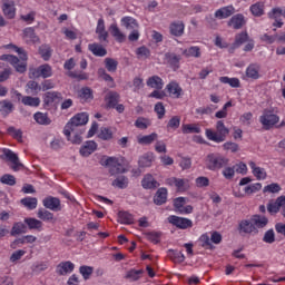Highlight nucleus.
I'll use <instances>...</instances> for the list:
<instances>
[{"mask_svg":"<svg viewBox=\"0 0 285 285\" xmlns=\"http://www.w3.org/2000/svg\"><path fill=\"white\" fill-rule=\"evenodd\" d=\"M86 124H88V114L80 112L73 116L63 129V135L68 141H71V144H81V135H83L81 126H86Z\"/></svg>","mask_w":285,"mask_h":285,"instance_id":"nucleus-1","label":"nucleus"},{"mask_svg":"<svg viewBox=\"0 0 285 285\" xmlns=\"http://www.w3.org/2000/svg\"><path fill=\"white\" fill-rule=\"evenodd\" d=\"M10 48H13L16 52H18L20 59L17 56L12 55H2L0 56L1 61H8L11 66H13L14 70L19 72L20 75H23L26 70H28V53L26 50L14 46V45H9Z\"/></svg>","mask_w":285,"mask_h":285,"instance_id":"nucleus-2","label":"nucleus"},{"mask_svg":"<svg viewBox=\"0 0 285 285\" xmlns=\"http://www.w3.org/2000/svg\"><path fill=\"white\" fill-rule=\"evenodd\" d=\"M230 160L219 153H210L205 157V166L207 170H222L226 168Z\"/></svg>","mask_w":285,"mask_h":285,"instance_id":"nucleus-3","label":"nucleus"},{"mask_svg":"<svg viewBox=\"0 0 285 285\" xmlns=\"http://www.w3.org/2000/svg\"><path fill=\"white\" fill-rule=\"evenodd\" d=\"M205 135L209 141H215V144H222L228 135H230V129L224 125V120H218L216 122V131L213 129H206Z\"/></svg>","mask_w":285,"mask_h":285,"instance_id":"nucleus-4","label":"nucleus"},{"mask_svg":"<svg viewBox=\"0 0 285 285\" xmlns=\"http://www.w3.org/2000/svg\"><path fill=\"white\" fill-rule=\"evenodd\" d=\"M167 186H175L178 193H186L190 188L188 178L170 177L166 179Z\"/></svg>","mask_w":285,"mask_h":285,"instance_id":"nucleus-5","label":"nucleus"},{"mask_svg":"<svg viewBox=\"0 0 285 285\" xmlns=\"http://www.w3.org/2000/svg\"><path fill=\"white\" fill-rule=\"evenodd\" d=\"M259 121L262 126H264V128L268 130L279 121V116L273 114L269 110H264L263 115L259 118Z\"/></svg>","mask_w":285,"mask_h":285,"instance_id":"nucleus-6","label":"nucleus"},{"mask_svg":"<svg viewBox=\"0 0 285 285\" xmlns=\"http://www.w3.org/2000/svg\"><path fill=\"white\" fill-rule=\"evenodd\" d=\"M102 166H108L110 175H121V173H126V168L124 165L119 164V160L116 157H108Z\"/></svg>","mask_w":285,"mask_h":285,"instance_id":"nucleus-7","label":"nucleus"},{"mask_svg":"<svg viewBox=\"0 0 285 285\" xmlns=\"http://www.w3.org/2000/svg\"><path fill=\"white\" fill-rule=\"evenodd\" d=\"M167 219L169 224L176 226V228H179L180 230H186V228H193V220L188 218L171 215Z\"/></svg>","mask_w":285,"mask_h":285,"instance_id":"nucleus-8","label":"nucleus"},{"mask_svg":"<svg viewBox=\"0 0 285 285\" xmlns=\"http://www.w3.org/2000/svg\"><path fill=\"white\" fill-rule=\"evenodd\" d=\"M282 208H285V196H279L275 200L271 199L267 204L269 215H277Z\"/></svg>","mask_w":285,"mask_h":285,"instance_id":"nucleus-9","label":"nucleus"},{"mask_svg":"<svg viewBox=\"0 0 285 285\" xmlns=\"http://www.w3.org/2000/svg\"><path fill=\"white\" fill-rule=\"evenodd\" d=\"M2 12L7 19H14V17H17V8L14 7V1L2 0Z\"/></svg>","mask_w":285,"mask_h":285,"instance_id":"nucleus-10","label":"nucleus"},{"mask_svg":"<svg viewBox=\"0 0 285 285\" xmlns=\"http://www.w3.org/2000/svg\"><path fill=\"white\" fill-rule=\"evenodd\" d=\"M42 204L45 208H48V210H53V213H59V210H61V200L57 197H46L42 200Z\"/></svg>","mask_w":285,"mask_h":285,"instance_id":"nucleus-11","label":"nucleus"},{"mask_svg":"<svg viewBox=\"0 0 285 285\" xmlns=\"http://www.w3.org/2000/svg\"><path fill=\"white\" fill-rule=\"evenodd\" d=\"M227 26L234 30H242L246 26V18L244 14L237 13L229 19Z\"/></svg>","mask_w":285,"mask_h":285,"instance_id":"nucleus-12","label":"nucleus"},{"mask_svg":"<svg viewBox=\"0 0 285 285\" xmlns=\"http://www.w3.org/2000/svg\"><path fill=\"white\" fill-rule=\"evenodd\" d=\"M96 35H98V40L100 43H108V31H106V23L104 22L102 18L98 20Z\"/></svg>","mask_w":285,"mask_h":285,"instance_id":"nucleus-13","label":"nucleus"},{"mask_svg":"<svg viewBox=\"0 0 285 285\" xmlns=\"http://www.w3.org/2000/svg\"><path fill=\"white\" fill-rule=\"evenodd\" d=\"M238 232L245 233V235H250V233H258L257 227H255V225L253 224L252 218L249 220H240L238 225Z\"/></svg>","mask_w":285,"mask_h":285,"instance_id":"nucleus-14","label":"nucleus"},{"mask_svg":"<svg viewBox=\"0 0 285 285\" xmlns=\"http://www.w3.org/2000/svg\"><path fill=\"white\" fill-rule=\"evenodd\" d=\"M4 156L7 157V159H9V161H11V164H13V166L11 168H12V170H14V173H17V170H19V168H23V164H21L19 161V156H17V154H14V151H12L10 149H6Z\"/></svg>","mask_w":285,"mask_h":285,"instance_id":"nucleus-15","label":"nucleus"},{"mask_svg":"<svg viewBox=\"0 0 285 285\" xmlns=\"http://www.w3.org/2000/svg\"><path fill=\"white\" fill-rule=\"evenodd\" d=\"M75 271V264L72 262H61L56 267V273L60 276L68 275V273H72Z\"/></svg>","mask_w":285,"mask_h":285,"instance_id":"nucleus-16","label":"nucleus"},{"mask_svg":"<svg viewBox=\"0 0 285 285\" xmlns=\"http://www.w3.org/2000/svg\"><path fill=\"white\" fill-rule=\"evenodd\" d=\"M233 14H235V7L227 6L216 10L214 17L215 19H228V17H233Z\"/></svg>","mask_w":285,"mask_h":285,"instance_id":"nucleus-17","label":"nucleus"},{"mask_svg":"<svg viewBox=\"0 0 285 285\" xmlns=\"http://www.w3.org/2000/svg\"><path fill=\"white\" fill-rule=\"evenodd\" d=\"M141 186L146 190H153L159 188V181H157L153 175L147 174L141 180Z\"/></svg>","mask_w":285,"mask_h":285,"instance_id":"nucleus-18","label":"nucleus"},{"mask_svg":"<svg viewBox=\"0 0 285 285\" xmlns=\"http://www.w3.org/2000/svg\"><path fill=\"white\" fill-rule=\"evenodd\" d=\"M185 28L186 26L184 24V21H174L169 26V32L173 37H181Z\"/></svg>","mask_w":285,"mask_h":285,"instance_id":"nucleus-19","label":"nucleus"},{"mask_svg":"<svg viewBox=\"0 0 285 285\" xmlns=\"http://www.w3.org/2000/svg\"><path fill=\"white\" fill-rule=\"evenodd\" d=\"M249 168L252 169L254 177H256L258 181H262L263 179H266V177H268V174H266V169L258 167L255 161L249 163Z\"/></svg>","mask_w":285,"mask_h":285,"instance_id":"nucleus-20","label":"nucleus"},{"mask_svg":"<svg viewBox=\"0 0 285 285\" xmlns=\"http://www.w3.org/2000/svg\"><path fill=\"white\" fill-rule=\"evenodd\" d=\"M168 199V189L161 187L156 191V195L154 196V204L156 206H163V204H166Z\"/></svg>","mask_w":285,"mask_h":285,"instance_id":"nucleus-21","label":"nucleus"},{"mask_svg":"<svg viewBox=\"0 0 285 285\" xmlns=\"http://www.w3.org/2000/svg\"><path fill=\"white\" fill-rule=\"evenodd\" d=\"M95 150H97V144L95 142V140H88L80 148V155L82 157H90V155H92V153H95Z\"/></svg>","mask_w":285,"mask_h":285,"instance_id":"nucleus-22","label":"nucleus"},{"mask_svg":"<svg viewBox=\"0 0 285 285\" xmlns=\"http://www.w3.org/2000/svg\"><path fill=\"white\" fill-rule=\"evenodd\" d=\"M109 31H110L111 37H114L116 39V41H118V43H124V41H126V35H124V32H121V29H119L117 23L110 24Z\"/></svg>","mask_w":285,"mask_h":285,"instance_id":"nucleus-23","label":"nucleus"},{"mask_svg":"<svg viewBox=\"0 0 285 285\" xmlns=\"http://www.w3.org/2000/svg\"><path fill=\"white\" fill-rule=\"evenodd\" d=\"M166 90L167 92H169V95H173L175 99H179V97L184 95V90L179 87V83H177L176 81L169 82L166 86Z\"/></svg>","mask_w":285,"mask_h":285,"instance_id":"nucleus-24","label":"nucleus"},{"mask_svg":"<svg viewBox=\"0 0 285 285\" xmlns=\"http://www.w3.org/2000/svg\"><path fill=\"white\" fill-rule=\"evenodd\" d=\"M248 40V32L243 31L235 37V42L233 43L232 48L229 49V52H235L239 46H243V43H246Z\"/></svg>","mask_w":285,"mask_h":285,"instance_id":"nucleus-25","label":"nucleus"},{"mask_svg":"<svg viewBox=\"0 0 285 285\" xmlns=\"http://www.w3.org/2000/svg\"><path fill=\"white\" fill-rule=\"evenodd\" d=\"M165 59L167 63H169L170 68L178 70L179 61H181V56H177V53L167 52L165 53Z\"/></svg>","mask_w":285,"mask_h":285,"instance_id":"nucleus-26","label":"nucleus"},{"mask_svg":"<svg viewBox=\"0 0 285 285\" xmlns=\"http://www.w3.org/2000/svg\"><path fill=\"white\" fill-rule=\"evenodd\" d=\"M88 48L89 51L95 55V57H106L108 55V50H106V48L99 43H90Z\"/></svg>","mask_w":285,"mask_h":285,"instance_id":"nucleus-27","label":"nucleus"},{"mask_svg":"<svg viewBox=\"0 0 285 285\" xmlns=\"http://www.w3.org/2000/svg\"><path fill=\"white\" fill-rule=\"evenodd\" d=\"M250 219L256 230L257 228H265V226H268V218L266 216L253 215Z\"/></svg>","mask_w":285,"mask_h":285,"instance_id":"nucleus-28","label":"nucleus"},{"mask_svg":"<svg viewBox=\"0 0 285 285\" xmlns=\"http://www.w3.org/2000/svg\"><path fill=\"white\" fill-rule=\"evenodd\" d=\"M105 99L109 108H115L119 104L120 96L117 91H109Z\"/></svg>","mask_w":285,"mask_h":285,"instance_id":"nucleus-29","label":"nucleus"},{"mask_svg":"<svg viewBox=\"0 0 285 285\" xmlns=\"http://www.w3.org/2000/svg\"><path fill=\"white\" fill-rule=\"evenodd\" d=\"M147 86L155 90H161L164 88V80L159 76H151L147 79Z\"/></svg>","mask_w":285,"mask_h":285,"instance_id":"nucleus-30","label":"nucleus"},{"mask_svg":"<svg viewBox=\"0 0 285 285\" xmlns=\"http://www.w3.org/2000/svg\"><path fill=\"white\" fill-rule=\"evenodd\" d=\"M121 26L126 28V30H137V28H139V23L132 17H124L121 19Z\"/></svg>","mask_w":285,"mask_h":285,"instance_id":"nucleus-31","label":"nucleus"},{"mask_svg":"<svg viewBox=\"0 0 285 285\" xmlns=\"http://www.w3.org/2000/svg\"><path fill=\"white\" fill-rule=\"evenodd\" d=\"M23 106H30L31 108H39L41 99L39 97L24 96L21 98Z\"/></svg>","mask_w":285,"mask_h":285,"instance_id":"nucleus-32","label":"nucleus"},{"mask_svg":"<svg viewBox=\"0 0 285 285\" xmlns=\"http://www.w3.org/2000/svg\"><path fill=\"white\" fill-rule=\"evenodd\" d=\"M154 160L155 157L153 156V154H145L139 158L138 165L140 168H150V166H153Z\"/></svg>","mask_w":285,"mask_h":285,"instance_id":"nucleus-33","label":"nucleus"},{"mask_svg":"<svg viewBox=\"0 0 285 285\" xmlns=\"http://www.w3.org/2000/svg\"><path fill=\"white\" fill-rule=\"evenodd\" d=\"M246 77L248 79H258L259 78V65L252 63L246 69Z\"/></svg>","mask_w":285,"mask_h":285,"instance_id":"nucleus-34","label":"nucleus"},{"mask_svg":"<svg viewBox=\"0 0 285 285\" xmlns=\"http://www.w3.org/2000/svg\"><path fill=\"white\" fill-rule=\"evenodd\" d=\"M157 137H158L157 132H153L147 136H139L138 144H140L141 146H150V144H153L154 141H157Z\"/></svg>","mask_w":285,"mask_h":285,"instance_id":"nucleus-35","label":"nucleus"},{"mask_svg":"<svg viewBox=\"0 0 285 285\" xmlns=\"http://www.w3.org/2000/svg\"><path fill=\"white\" fill-rule=\"evenodd\" d=\"M27 230H28V227L26 226V224L21 222L14 223L11 228L10 235L12 237H16V235H23V233H27Z\"/></svg>","mask_w":285,"mask_h":285,"instance_id":"nucleus-36","label":"nucleus"},{"mask_svg":"<svg viewBox=\"0 0 285 285\" xmlns=\"http://www.w3.org/2000/svg\"><path fill=\"white\" fill-rule=\"evenodd\" d=\"M169 257L174 264H181L186 261V256L183 252H177L175 249H169Z\"/></svg>","mask_w":285,"mask_h":285,"instance_id":"nucleus-37","label":"nucleus"},{"mask_svg":"<svg viewBox=\"0 0 285 285\" xmlns=\"http://www.w3.org/2000/svg\"><path fill=\"white\" fill-rule=\"evenodd\" d=\"M24 224H27L29 230H41L43 223L37 218H26Z\"/></svg>","mask_w":285,"mask_h":285,"instance_id":"nucleus-38","label":"nucleus"},{"mask_svg":"<svg viewBox=\"0 0 285 285\" xmlns=\"http://www.w3.org/2000/svg\"><path fill=\"white\" fill-rule=\"evenodd\" d=\"M57 99H61V92L48 91L45 94V104L47 106H50V104H55Z\"/></svg>","mask_w":285,"mask_h":285,"instance_id":"nucleus-39","label":"nucleus"},{"mask_svg":"<svg viewBox=\"0 0 285 285\" xmlns=\"http://www.w3.org/2000/svg\"><path fill=\"white\" fill-rule=\"evenodd\" d=\"M20 204L28 208V210H35L37 208L38 200L35 197H26L20 200Z\"/></svg>","mask_w":285,"mask_h":285,"instance_id":"nucleus-40","label":"nucleus"},{"mask_svg":"<svg viewBox=\"0 0 285 285\" xmlns=\"http://www.w3.org/2000/svg\"><path fill=\"white\" fill-rule=\"evenodd\" d=\"M35 121L39 124L40 126H50V119L48 118V114L43 112H36L33 115Z\"/></svg>","mask_w":285,"mask_h":285,"instance_id":"nucleus-41","label":"nucleus"},{"mask_svg":"<svg viewBox=\"0 0 285 285\" xmlns=\"http://www.w3.org/2000/svg\"><path fill=\"white\" fill-rule=\"evenodd\" d=\"M183 132L184 135H199V132H202V128H199L196 124H187L183 125Z\"/></svg>","mask_w":285,"mask_h":285,"instance_id":"nucleus-42","label":"nucleus"},{"mask_svg":"<svg viewBox=\"0 0 285 285\" xmlns=\"http://www.w3.org/2000/svg\"><path fill=\"white\" fill-rule=\"evenodd\" d=\"M136 128L139 130H147L149 126H151L150 119L145 117H138L135 121Z\"/></svg>","mask_w":285,"mask_h":285,"instance_id":"nucleus-43","label":"nucleus"},{"mask_svg":"<svg viewBox=\"0 0 285 285\" xmlns=\"http://www.w3.org/2000/svg\"><path fill=\"white\" fill-rule=\"evenodd\" d=\"M39 55H41L43 61H50V57H52V49L48 45H41L39 48Z\"/></svg>","mask_w":285,"mask_h":285,"instance_id":"nucleus-44","label":"nucleus"},{"mask_svg":"<svg viewBox=\"0 0 285 285\" xmlns=\"http://www.w3.org/2000/svg\"><path fill=\"white\" fill-rule=\"evenodd\" d=\"M117 66H119V62L115 58L105 59V68L108 72H117Z\"/></svg>","mask_w":285,"mask_h":285,"instance_id":"nucleus-45","label":"nucleus"},{"mask_svg":"<svg viewBox=\"0 0 285 285\" xmlns=\"http://www.w3.org/2000/svg\"><path fill=\"white\" fill-rule=\"evenodd\" d=\"M183 55L185 57H195L196 59H199V57H202V51L199 47H190L189 49H184Z\"/></svg>","mask_w":285,"mask_h":285,"instance_id":"nucleus-46","label":"nucleus"},{"mask_svg":"<svg viewBox=\"0 0 285 285\" xmlns=\"http://www.w3.org/2000/svg\"><path fill=\"white\" fill-rule=\"evenodd\" d=\"M39 72L42 79H48L49 77H52V67L48 63L41 65L39 66Z\"/></svg>","mask_w":285,"mask_h":285,"instance_id":"nucleus-47","label":"nucleus"},{"mask_svg":"<svg viewBox=\"0 0 285 285\" xmlns=\"http://www.w3.org/2000/svg\"><path fill=\"white\" fill-rule=\"evenodd\" d=\"M98 138L102 139V141H110V139H112V130L107 127H101L98 134Z\"/></svg>","mask_w":285,"mask_h":285,"instance_id":"nucleus-48","label":"nucleus"},{"mask_svg":"<svg viewBox=\"0 0 285 285\" xmlns=\"http://www.w3.org/2000/svg\"><path fill=\"white\" fill-rule=\"evenodd\" d=\"M120 224H134L135 218L132 217V214L128 213V212H119L118 214Z\"/></svg>","mask_w":285,"mask_h":285,"instance_id":"nucleus-49","label":"nucleus"},{"mask_svg":"<svg viewBox=\"0 0 285 285\" xmlns=\"http://www.w3.org/2000/svg\"><path fill=\"white\" fill-rule=\"evenodd\" d=\"M0 110L2 111V115H10V112L14 110V105L9 100H2L0 101Z\"/></svg>","mask_w":285,"mask_h":285,"instance_id":"nucleus-50","label":"nucleus"},{"mask_svg":"<svg viewBox=\"0 0 285 285\" xmlns=\"http://www.w3.org/2000/svg\"><path fill=\"white\" fill-rule=\"evenodd\" d=\"M112 186H116V188H128V177L126 176H118L114 181Z\"/></svg>","mask_w":285,"mask_h":285,"instance_id":"nucleus-51","label":"nucleus"},{"mask_svg":"<svg viewBox=\"0 0 285 285\" xmlns=\"http://www.w3.org/2000/svg\"><path fill=\"white\" fill-rule=\"evenodd\" d=\"M0 184H4L6 186H16L17 185V178H14L13 175L4 174L0 178Z\"/></svg>","mask_w":285,"mask_h":285,"instance_id":"nucleus-52","label":"nucleus"},{"mask_svg":"<svg viewBox=\"0 0 285 285\" xmlns=\"http://www.w3.org/2000/svg\"><path fill=\"white\" fill-rule=\"evenodd\" d=\"M144 274V269H131L129 272H127V274L125 275V279H129V282H137L139 279V275Z\"/></svg>","mask_w":285,"mask_h":285,"instance_id":"nucleus-53","label":"nucleus"},{"mask_svg":"<svg viewBox=\"0 0 285 285\" xmlns=\"http://www.w3.org/2000/svg\"><path fill=\"white\" fill-rule=\"evenodd\" d=\"M38 218L42 219V222H52V219H55V214L50 213L47 209H39Z\"/></svg>","mask_w":285,"mask_h":285,"instance_id":"nucleus-54","label":"nucleus"},{"mask_svg":"<svg viewBox=\"0 0 285 285\" xmlns=\"http://www.w3.org/2000/svg\"><path fill=\"white\" fill-rule=\"evenodd\" d=\"M250 12L254 17H262L264 14V3L256 2L250 7Z\"/></svg>","mask_w":285,"mask_h":285,"instance_id":"nucleus-55","label":"nucleus"},{"mask_svg":"<svg viewBox=\"0 0 285 285\" xmlns=\"http://www.w3.org/2000/svg\"><path fill=\"white\" fill-rule=\"evenodd\" d=\"M98 77L100 79H102L104 81H107V82L111 83L112 86H115V79H112V77L106 71V69L99 68Z\"/></svg>","mask_w":285,"mask_h":285,"instance_id":"nucleus-56","label":"nucleus"},{"mask_svg":"<svg viewBox=\"0 0 285 285\" xmlns=\"http://www.w3.org/2000/svg\"><path fill=\"white\" fill-rule=\"evenodd\" d=\"M136 55H137L138 59H149L150 58V49H148L145 46L139 47L136 50Z\"/></svg>","mask_w":285,"mask_h":285,"instance_id":"nucleus-57","label":"nucleus"},{"mask_svg":"<svg viewBox=\"0 0 285 285\" xmlns=\"http://www.w3.org/2000/svg\"><path fill=\"white\" fill-rule=\"evenodd\" d=\"M220 83H228L232 88H239V80L237 78L220 77Z\"/></svg>","mask_w":285,"mask_h":285,"instance_id":"nucleus-58","label":"nucleus"},{"mask_svg":"<svg viewBox=\"0 0 285 285\" xmlns=\"http://www.w3.org/2000/svg\"><path fill=\"white\" fill-rule=\"evenodd\" d=\"M27 88L30 90L31 95H39L41 90V86H39V82L35 80H30L27 82Z\"/></svg>","mask_w":285,"mask_h":285,"instance_id":"nucleus-59","label":"nucleus"},{"mask_svg":"<svg viewBox=\"0 0 285 285\" xmlns=\"http://www.w3.org/2000/svg\"><path fill=\"white\" fill-rule=\"evenodd\" d=\"M180 125H181V118L179 116H174L168 121L167 128H170L171 130H177V128H179Z\"/></svg>","mask_w":285,"mask_h":285,"instance_id":"nucleus-60","label":"nucleus"},{"mask_svg":"<svg viewBox=\"0 0 285 285\" xmlns=\"http://www.w3.org/2000/svg\"><path fill=\"white\" fill-rule=\"evenodd\" d=\"M95 268L92 266H80L79 272L82 275L83 279H90V275H92Z\"/></svg>","mask_w":285,"mask_h":285,"instance_id":"nucleus-61","label":"nucleus"},{"mask_svg":"<svg viewBox=\"0 0 285 285\" xmlns=\"http://www.w3.org/2000/svg\"><path fill=\"white\" fill-rule=\"evenodd\" d=\"M24 37L30 39L33 43H37L39 41V37H37V33H35V29L29 27L23 30Z\"/></svg>","mask_w":285,"mask_h":285,"instance_id":"nucleus-62","label":"nucleus"},{"mask_svg":"<svg viewBox=\"0 0 285 285\" xmlns=\"http://www.w3.org/2000/svg\"><path fill=\"white\" fill-rule=\"evenodd\" d=\"M79 97L85 101H88V99H92V89L88 87L80 89Z\"/></svg>","mask_w":285,"mask_h":285,"instance_id":"nucleus-63","label":"nucleus"},{"mask_svg":"<svg viewBox=\"0 0 285 285\" xmlns=\"http://www.w3.org/2000/svg\"><path fill=\"white\" fill-rule=\"evenodd\" d=\"M259 190H262L261 183H255L253 185L245 187V193L247 195H253L254 193H259Z\"/></svg>","mask_w":285,"mask_h":285,"instance_id":"nucleus-64","label":"nucleus"}]
</instances>
